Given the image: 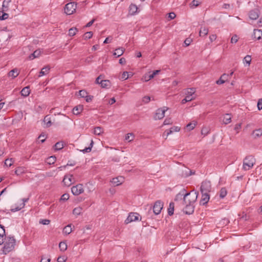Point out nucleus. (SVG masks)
Segmentation results:
<instances>
[{
    "label": "nucleus",
    "instance_id": "b1692460",
    "mask_svg": "<svg viewBox=\"0 0 262 262\" xmlns=\"http://www.w3.org/2000/svg\"><path fill=\"white\" fill-rule=\"evenodd\" d=\"M41 52L40 50H36L33 53L29 55V58L30 60H32L36 57H38L40 55Z\"/></svg>",
    "mask_w": 262,
    "mask_h": 262
},
{
    "label": "nucleus",
    "instance_id": "3c124183",
    "mask_svg": "<svg viewBox=\"0 0 262 262\" xmlns=\"http://www.w3.org/2000/svg\"><path fill=\"white\" fill-rule=\"evenodd\" d=\"M13 161L12 160V159H6L5 162V164L7 166H9V167H10L13 164Z\"/></svg>",
    "mask_w": 262,
    "mask_h": 262
},
{
    "label": "nucleus",
    "instance_id": "ddd939ff",
    "mask_svg": "<svg viewBox=\"0 0 262 262\" xmlns=\"http://www.w3.org/2000/svg\"><path fill=\"white\" fill-rule=\"evenodd\" d=\"M186 190L185 189L183 188L176 196L174 200L176 201H183V203L184 202V196L186 194Z\"/></svg>",
    "mask_w": 262,
    "mask_h": 262
},
{
    "label": "nucleus",
    "instance_id": "c756f323",
    "mask_svg": "<svg viewBox=\"0 0 262 262\" xmlns=\"http://www.w3.org/2000/svg\"><path fill=\"white\" fill-rule=\"evenodd\" d=\"M174 208V203L170 202L169 205V207L168 208V214L169 215L171 216L172 214H173Z\"/></svg>",
    "mask_w": 262,
    "mask_h": 262
},
{
    "label": "nucleus",
    "instance_id": "13d9d810",
    "mask_svg": "<svg viewBox=\"0 0 262 262\" xmlns=\"http://www.w3.org/2000/svg\"><path fill=\"white\" fill-rule=\"evenodd\" d=\"M8 16H9V15L8 13L3 12L2 15H1V16L0 15V20H5L7 18H8Z\"/></svg>",
    "mask_w": 262,
    "mask_h": 262
},
{
    "label": "nucleus",
    "instance_id": "cd10ccee",
    "mask_svg": "<svg viewBox=\"0 0 262 262\" xmlns=\"http://www.w3.org/2000/svg\"><path fill=\"white\" fill-rule=\"evenodd\" d=\"M223 123L225 124H228L231 122V117L230 114H226L224 115L223 120Z\"/></svg>",
    "mask_w": 262,
    "mask_h": 262
},
{
    "label": "nucleus",
    "instance_id": "6e6552de",
    "mask_svg": "<svg viewBox=\"0 0 262 262\" xmlns=\"http://www.w3.org/2000/svg\"><path fill=\"white\" fill-rule=\"evenodd\" d=\"M163 207V203L161 201H157L153 206V212L156 215L160 213Z\"/></svg>",
    "mask_w": 262,
    "mask_h": 262
},
{
    "label": "nucleus",
    "instance_id": "052dcab7",
    "mask_svg": "<svg viewBox=\"0 0 262 262\" xmlns=\"http://www.w3.org/2000/svg\"><path fill=\"white\" fill-rule=\"evenodd\" d=\"M238 39V36L236 35H233L231 39V43H236L237 42Z\"/></svg>",
    "mask_w": 262,
    "mask_h": 262
},
{
    "label": "nucleus",
    "instance_id": "5701e85b",
    "mask_svg": "<svg viewBox=\"0 0 262 262\" xmlns=\"http://www.w3.org/2000/svg\"><path fill=\"white\" fill-rule=\"evenodd\" d=\"M138 9L137 5L132 4L129 7V12L131 15H135L137 13Z\"/></svg>",
    "mask_w": 262,
    "mask_h": 262
},
{
    "label": "nucleus",
    "instance_id": "49530a36",
    "mask_svg": "<svg viewBox=\"0 0 262 262\" xmlns=\"http://www.w3.org/2000/svg\"><path fill=\"white\" fill-rule=\"evenodd\" d=\"M251 61V56L249 55H247L246 57H244V60H243L244 63H246L248 66L250 65Z\"/></svg>",
    "mask_w": 262,
    "mask_h": 262
},
{
    "label": "nucleus",
    "instance_id": "4468645a",
    "mask_svg": "<svg viewBox=\"0 0 262 262\" xmlns=\"http://www.w3.org/2000/svg\"><path fill=\"white\" fill-rule=\"evenodd\" d=\"M210 199V195L208 193H202V198L200 200V204L205 205L208 202Z\"/></svg>",
    "mask_w": 262,
    "mask_h": 262
},
{
    "label": "nucleus",
    "instance_id": "72a5a7b5",
    "mask_svg": "<svg viewBox=\"0 0 262 262\" xmlns=\"http://www.w3.org/2000/svg\"><path fill=\"white\" fill-rule=\"evenodd\" d=\"M63 143L62 142H58L54 146L55 150H59L63 148Z\"/></svg>",
    "mask_w": 262,
    "mask_h": 262
},
{
    "label": "nucleus",
    "instance_id": "c9c22d12",
    "mask_svg": "<svg viewBox=\"0 0 262 262\" xmlns=\"http://www.w3.org/2000/svg\"><path fill=\"white\" fill-rule=\"evenodd\" d=\"M59 248L61 251H65L67 249V245L64 242H61L59 244Z\"/></svg>",
    "mask_w": 262,
    "mask_h": 262
},
{
    "label": "nucleus",
    "instance_id": "423d86ee",
    "mask_svg": "<svg viewBox=\"0 0 262 262\" xmlns=\"http://www.w3.org/2000/svg\"><path fill=\"white\" fill-rule=\"evenodd\" d=\"M168 110L166 107H163L158 108L155 114V120H160L164 118L165 116V113Z\"/></svg>",
    "mask_w": 262,
    "mask_h": 262
},
{
    "label": "nucleus",
    "instance_id": "f3484780",
    "mask_svg": "<svg viewBox=\"0 0 262 262\" xmlns=\"http://www.w3.org/2000/svg\"><path fill=\"white\" fill-rule=\"evenodd\" d=\"M195 92V89L189 88L185 90L186 97H188L190 98H192V100L194 99L195 97L193 96Z\"/></svg>",
    "mask_w": 262,
    "mask_h": 262
},
{
    "label": "nucleus",
    "instance_id": "338daca9",
    "mask_svg": "<svg viewBox=\"0 0 262 262\" xmlns=\"http://www.w3.org/2000/svg\"><path fill=\"white\" fill-rule=\"evenodd\" d=\"M191 40H192L190 38H186L184 41V44L185 45V46L187 47L189 46L191 42Z\"/></svg>",
    "mask_w": 262,
    "mask_h": 262
},
{
    "label": "nucleus",
    "instance_id": "79ce46f5",
    "mask_svg": "<svg viewBox=\"0 0 262 262\" xmlns=\"http://www.w3.org/2000/svg\"><path fill=\"white\" fill-rule=\"evenodd\" d=\"M103 133V129L102 127L98 126L96 127L94 130V134L96 135H100Z\"/></svg>",
    "mask_w": 262,
    "mask_h": 262
},
{
    "label": "nucleus",
    "instance_id": "7c9ffc66",
    "mask_svg": "<svg viewBox=\"0 0 262 262\" xmlns=\"http://www.w3.org/2000/svg\"><path fill=\"white\" fill-rule=\"evenodd\" d=\"M18 75V70L16 69H14L10 71L8 73L9 77H12L13 78L16 77Z\"/></svg>",
    "mask_w": 262,
    "mask_h": 262
},
{
    "label": "nucleus",
    "instance_id": "e2e57ef3",
    "mask_svg": "<svg viewBox=\"0 0 262 262\" xmlns=\"http://www.w3.org/2000/svg\"><path fill=\"white\" fill-rule=\"evenodd\" d=\"M192 100V98H190L188 97H185L184 99L182 100V103L185 104V103Z\"/></svg>",
    "mask_w": 262,
    "mask_h": 262
},
{
    "label": "nucleus",
    "instance_id": "680f3d73",
    "mask_svg": "<svg viewBox=\"0 0 262 262\" xmlns=\"http://www.w3.org/2000/svg\"><path fill=\"white\" fill-rule=\"evenodd\" d=\"M241 123H237L234 126V130L236 131V133H238L239 130L241 128Z\"/></svg>",
    "mask_w": 262,
    "mask_h": 262
},
{
    "label": "nucleus",
    "instance_id": "c03bdc74",
    "mask_svg": "<svg viewBox=\"0 0 262 262\" xmlns=\"http://www.w3.org/2000/svg\"><path fill=\"white\" fill-rule=\"evenodd\" d=\"M77 31L78 30L76 28H72L69 30V35L71 36H73L76 34Z\"/></svg>",
    "mask_w": 262,
    "mask_h": 262
},
{
    "label": "nucleus",
    "instance_id": "0eeeda50",
    "mask_svg": "<svg viewBox=\"0 0 262 262\" xmlns=\"http://www.w3.org/2000/svg\"><path fill=\"white\" fill-rule=\"evenodd\" d=\"M71 191L74 195H78L84 191L83 185L78 184L71 188Z\"/></svg>",
    "mask_w": 262,
    "mask_h": 262
},
{
    "label": "nucleus",
    "instance_id": "5fc2aeb1",
    "mask_svg": "<svg viewBox=\"0 0 262 262\" xmlns=\"http://www.w3.org/2000/svg\"><path fill=\"white\" fill-rule=\"evenodd\" d=\"M129 77V74L128 72H124L121 76V79L123 80H126Z\"/></svg>",
    "mask_w": 262,
    "mask_h": 262
},
{
    "label": "nucleus",
    "instance_id": "ea45409f",
    "mask_svg": "<svg viewBox=\"0 0 262 262\" xmlns=\"http://www.w3.org/2000/svg\"><path fill=\"white\" fill-rule=\"evenodd\" d=\"M72 231V229L71 228V225H68L67 226H66L63 230V233H64L66 234H69L71 233Z\"/></svg>",
    "mask_w": 262,
    "mask_h": 262
},
{
    "label": "nucleus",
    "instance_id": "e433bc0d",
    "mask_svg": "<svg viewBox=\"0 0 262 262\" xmlns=\"http://www.w3.org/2000/svg\"><path fill=\"white\" fill-rule=\"evenodd\" d=\"M43 121L46 124V127H49L52 125V122L51 121L50 118L48 116H46L45 117Z\"/></svg>",
    "mask_w": 262,
    "mask_h": 262
},
{
    "label": "nucleus",
    "instance_id": "4d7b16f0",
    "mask_svg": "<svg viewBox=\"0 0 262 262\" xmlns=\"http://www.w3.org/2000/svg\"><path fill=\"white\" fill-rule=\"evenodd\" d=\"M209 133V130L207 127H203L201 130V134L206 136Z\"/></svg>",
    "mask_w": 262,
    "mask_h": 262
},
{
    "label": "nucleus",
    "instance_id": "2eb2a0df",
    "mask_svg": "<svg viewBox=\"0 0 262 262\" xmlns=\"http://www.w3.org/2000/svg\"><path fill=\"white\" fill-rule=\"evenodd\" d=\"M253 38L256 39L257 40H261L262 42V31L259 29H254L252 34Z\"/></svg>",
    "mask_w": 262,
    "mask_h": 262
},
{
    "label": "nucleus",
    "instance_id": "bf43d9fd",
    "mask_svg": "<svg viewBox=\"0 0 262 262\" xmlns=\"http://www.w3.org/2000/svg\"><path fill=\"white\" fill-rule=\"evenodd\" d=\"M150 101V97L149 96H144V97L142 98V101H143L144 103H148Z\"/></svg>",
    "mask_w": 262,
    "mask_h": 262
},
{
    "label": "nucleus",
    "instance_id": "de8ad7c7",
    "mask_svg": "<svg viewBox=\"0 0 262 262\" xmlns=\"http://www.w3.org/2000/svg\"><path fill=\"white\" fill-rule=\"evenodd\" d=\"M134 136L132 133H128L125 136V140L130 142L133 140Z\"/></svg>",
    "mask_w": 262,
    "mask_h": 262
},
{
    "label": "nucleus",
    "instance_id": "0e129e2a",
    "mask_svg": "<svg viewBox=\"0 0 262 262\" xmlns=\"http://www.w3.org/2000/svg\"><path fill=\"white\" fill-rule=\"evenodd\" d=\"M257 108L258 110L262 109V99H260L257 102Z\"/></svg>",
    "mask_w": 262,
    "mask_h": 262
},
{
    "label": "nucleus",
    "instance_id": "774afa93",
    "mask_svg": "<svg viewBox=\"0 0 262 262\" xmlns=\"http://www.w3.org/2000/svg\"><path fill=\"white\" fill-rule=\"evenodd\" d=\"M176 17V15L174 12H170L168 14V17L170 19H173Z\"/></svg>",
    "mask_w": 262,
    "mask_h": 262
},
{
    "label": "nucleus",
    "instance_id": "6e6d98bb",
    "mask_svg": "<svg viewBox=\"0 0 262 262\" xmlns=\"http://www.w3.org/2000/svg\"><path fill=\"white\" fill-rule=\"evenodd\" d=\"M172 123V122L171 121V118H166L165 119V120L163 122V125H169V124H171Z\"/></svg>",
    "mask_w": 262,
    "mask_h": 262
},
{
    "label": "nucleus",
    "instance_id": "f257e3e1",
    "mask_svg": "<svg viewBox=\"0 0 262 262\" xmlns=\"http://www.w3.org/2000/svg\"><path fill=\"white\" fill-rule=\"evenodd\" d=\"M198 193L196 191L187 192L184 196V204H194L197 200Z\"/></svg>",
    "mask_w": 262,
    "mask_h": 262
},
{
    "label": "nucleus",
    "instance_id": "9b49d317",
    "mask_svg": "<svg viewBox=\"0 0 262 262\" xmlns=\"http://www.w3.org/2000/svg\"><path fill=\"white\" fill-rule=\"evenodd\" d=\"M139 214L137 213L132 212L130 213L125 220V223L128 224L132 222L138 220Z\"/></svg>",
    "mask_w": 262,
    "mask_h": 262
},
{
    "label": "nucleus",
    "instance_id": "58836bf2",
    "mask_svg": "<svg viewBox=\"0 0 262 262\" xmlns=\"http://www.w3.org/2000/svg\"><path fill=\"white\" fill-rule=\"evenodd\" d=\"M227 190L225 187H223L220 191V197L221 199L224 198L227 195Z\"/></svg>",
    "mask_w": 262,
    "mask_h": 262
},
{
    "label": "nucleus",
    "instance_id": "a18cd8bd",
    "mask_svg": "<svg viewBox=\"0 0 262 262\" xmlns=\"http://www.w3.org/2000/svg\"><path fill=\"white\" fill-rule=\"evenodd\" d=\"M82 208L81 207H77L73 209V213L75 215H79L81 214Z\"/></svg>",
    "mask_w": 262,
    "mask_h": 262
},
{
    "label": "nucleus",
    "instance_id": "f8f14e48",
    "mask_svg": "<svg viewBox=\"0 0 262 262\" xmlns=\"http://www.w3.org/2000/svg\"><path fill=\"white\" fill-rule=\"evenodd\" d=\"M259 16V11L258 9H254L251 10L249 13L250 19L256 20Z\"/></svg>",
    "mask_w": 262,
    "mask_h": 262
},
{
    "label": "nucleus",
    "instance_id": "bb28decb",
    "mask_svg": "<svg viewBox=\"0 0 262 262\" xmlns=\"http://www.w3.org/2000/svg\"><path fill=\"white\" fill-rule=\"evenodd\" d=\"M208 33V29L205 27H201L199 34L200 36H206Z\"/></svg>",
    "mask_w": 262,
    "mask_h": 262
},
{
    "label": "nucleus",
    "instance_id": "09e8293b",
    "mask_svg": "<svg viewBox=\"0 0 262 262\" xmlns=\"http://www.w3.org/2000/svg\"><path fill=\"white\" fill-rule=\"evenodd\" d=\"M93 32L92 31L87 32L84 34V39H90L93 36Z\"/></svg>",
    "mask_w": 262,
    "mask_h": 262
},
{
    "label": "nucleus",
    "instance_id": "f03ea898",
    "mask_svg": "<svg viewBox=\"0 0 262 262\" xmlns=\"http://www.w3.org/2000/svg\"><path fill=\"white\" fill-rule=\"evenodd\" d=\"M15 240L13 237H10L8 242H6L3 248V253L6 255L7 253L12 251L14 248Z\"/></svg>",
    "mask_w": 262,
    "mask_h": 262
},
{
    "label": "nucleus",
    "instance_id": "393cba45",
    "mask_svg": "<svg viewBox=\"0 0 262 262\" xmlns=\"http://www.w3.org/2000/svg\"><path fill=\"white\" fill-rule=\"evenodd\" d=\"M124 52V49L122 47H120L115 50V52L114 53V55L117 56V57H120L121 56Z\"/></svg>",
    "mask_w": 262,
    "mask_h": 262
},
{
    "label": "nucleus",
    "instance_id": "2f4dec72",
    "mask_svg": "<svg viewBox=\"0 0 262 262\" xmlns=\"http://www.w3.org/2000/svg\"><path fill=\"white\" fill-rule=\"evenodd\" d=\"M25 168L24 167H17L16 170H15V173L17 175L19 176L21 174L25 172Z\"/></svg>",
    "mask_w": 262,
    "mask_h": 262
},
{
    "label": "nucleus",
    "instance_id": "a211bd4d",
    "mask_svg": "<svg viewBox=\"0 0 262 262\" xmlns=\"http://www.w3.org/2000/svg\"><path fill=\"white\" fill-rule=\"evenodd\" d=\"M100 84L102 88L105 89H109L111 86V82L108 80H101Z\"/></svg>",
    "mask_w": 262,
    "mask_h": 262
},
{
    "label": "nucleus",
    "instance_id": "412c9836",
    "mask_svg": "<svg viewBox=\"0 0 262 262\" xmlns=\"http://www.w3.org/2000/svg\"><path fill=\"white\" fill-rule=\"evenodd\" d=\"M229 77L228 74H223L220 77V78L216 81V84H221L225 83V81L228 80Z\"/></svg>",
    "mask_w": 262,
    "mask_h": 262
},
{
    "label": "nucleus",
    "instance_id": "1a4fd4ad",
    "mask_svg": "<svg viewBox=\"0 0 262 262\" xmlns=\"http://www.w3.org/2000/svg\"><path fill=\"white\" fill-rule=\"evenodd\" d=\"M186 205L183 208V211L186 214H191L193 213L194 210V204H184Z\"/></svg>",
    "mask_w": 262,
    "mask_h": 262
},
{
    "label": "nucleus",
    "instance_id": "c85d7f7f",
    "mask_svg": "<svg viewBox=\"0 0 262 262\" xmlns=\"http://www.w3.org/2000/svg\"><path fill=\"white\" fill-rule=\"evenodd\" d=\"M0 228H1V232H0V245H2L4 243L3 237L5 235V230L4 227L0 225Z\"/></svg>",
    "mask_w": 262,
    "mask_h": 262
},
{
    "label": "nucleus",
    "instance_id": "37998d69",
    "mask_svg": "<svg viewBox=\"0 0 262 262\" xmlns=\"http://www.w3.org/2000/svg\"><path fill=\"white\" fill-rule=\"evenodd\" d=\"M253 135L254 136L255 138L259 137L261 136L262 135V130L260 129L254 130L253 132Z\"/></svg>",
    "mask_w": 262,
    "mask_h": 262
},
{
    "label": "nucleus",
    "instance_id": "864d4df0",
    "mask_svg": "<svg viewBox=\"0 0 262 262\" xmlns=\"http://www.w3.org/2000/svg\"><path fill=\"white\" fill-rule=\"evenodd\" d=\"M50 223V221L48 219L40 220L39 221V223L42 225H49Z\"/></svg>",
    "mask_w": 262,
    "mask_h": 262
},
{
    "label": "nucleus",
    "instance_id": "473e14b6",
    "mask_svg": "<svg viewBox=\"0 0 262 262\" xmlns=\"http://www.w3.org/2000/svg\"><path fill=\"white\" fill-rule=\"evenodd\" d=\"M196 124H197V122L193 121L192 122L188 123L186 125V128L188 130L190 131V130H192L195 127V126L196 125Z\"/></svg>",
    "mask_w": 262,
    "mask_h": 262
},
{
    "label": "nucleus",
    "instance_id": "69168bd1",
    "mask_svg": "<svg viewBox=\"0 0 262 262\" xmlns=\"http://www.w3.org/2000/svg\"><path fill=\"white\" fill-rule=\"evenodd\" d=\"M84 98H85V101L87 102H90L92 100V99L93 98V96H91V95H87L86 97H85Z\"/></svg>",
    "mask_w": 262,
    "mask_h": 262
},
{
    "label": "nucleus",
    "instance_id": "603ef678",
    "mask_svg": "<svg viewBox=\"0 0 262 262\" xmlns=\"http://www.w3.org/2000/svg\"><path fill=\"white\" fill-rule=\"evenodd\" d=\"M79 94L81 97L84 98L86 97L88 93L85 90H82L79 91Z\"/></svg>",
    "mask_w": 262,
    "mask_h": 262
},
{
    "label": "nucleus",
    "instance_id": "dca6fc26",
    "mask_svg": "<svg viewBox=\"0 0 262 262\" xmlns=\"http://www.w3.org/2000/svg\"><path fill=\"white\" fill-rule=\"evenodd\" d=\"M124 178L122 177H118L113 178L111 182L114 186H117L121 185L123 182Z\"/></svg>",
    "mask_w": 262,
    "mask_h": 262
},
{
    "label": "nucleus",
    "instance_id": "a19ab883",
    "mask_svg": "<svg viewBox=\"0 0 262 262\" xmlns=\"http://www.w3.org/2000/svg\"><path fill=\"white\" fill-rule=\"evenodd\" d=\"M56 160V158L55 156H53L49 157L47 160V162L48 164L51 165L54 164Z\"/></svg>",
    "mask_w": 262,
    "mask_h": 262
},
{
    "label": "nucleus",
    "instance_id": "6ab92c4d",
    "mask_svg": "<svg viewBox=\"0 0 262 262\" xmlns=\"http://www.w3.org/2000/svg\"><path fill=\"white\" fill-rule=\"evenodd\" d=\"M83 105H78L73 108V113L75 115H79L83 110Z\"/></svg>",
    "mask_w": 262,
    "mask_h": 262
},
{
    "label": "nucleus",
    "instance_id": "4be33fe9",
    "mask_svg": "<svg viewBox=\"0 0 262 262\" xmlns=\"http://www.w3.org/2000/svg\"><path fill=\"white\" fill-rule=\"evenodd\" d=\"M50 70V67L49 66L44 67L43 68H42L41 71L39 72L38 76L41 77L43 75H47L49 72Z\"/></svg>",
    "mask_w": 262,
    "mask_h": 262
},
{
    "label": "nucleus",
    "instance_id": "8fccbe9b",
    "mask_svg": "<svg viewBox=\"0 0 262 262\" xmlns=\"http://www.w3.org/2000/svg\"><path fill=\"white\" fill-rule=\"evenodd\" d=\"M69 199V194L68 193H64L62 195L60 198V201H67Z\"/></svg>",
    "mask_w": 262,
    "mask_h": 262
},
{
    "label": "nucleus",
    "instance_id": "4c0bfd02",
    "mask_svg": "<svg viewBox=\"0 0 262 262\" xmlns=\"http://www.w3.org/2000/svg\"><path fill=\"white\" fill-rule=\"evenodd\" d=\"M11 0H4L3 3V11H7L8 9L9 4L11 2Z\"/></svg>",
    "mask_w": 262,
    "mask_h": 262
},
{
    "label": "nucleus",
    "instance_id": "39448f33",
    "mask_svg": "<svg viewBox=\"0 0 262 262\" xmlns=\"http://www.w3.org/2000/svg\"><path fill=\"white\" fill-rule=\"evenodd\" d=\"M211 190V183L209 181H204L201 184L200 190L201 193H209Z\"/></svg>",
    "mask_w": 262,
    "mask_h": 262
},
{
    "label": "nucleus",
    "instance_id": "9d476101",
    "mask_svg": "<svg viewBox=\"0 0 262 262\" xmlns=\"http://www.w3.org/2000/svg\"><path fill=\"white\" fill-rule=\"evenodd\" d=\"M62 182L65 186H70L74 183L73 176L72 174L65 176L62 180Z\"/></svg>",
    "mask_w": 262,
    "mask_h": 262
},
{
    "label": "nucleus",
    "instance_id": "f704fd0d",
    "mask_svg": "<svg viewBox=\"0 0 262 262\" xmlns=\"http://www.w3.org/2000/svg\"><path fill=\"white\" fill-rule=\"evenodd\" d=\"M154 78V76L151 74H150V72H149L148 73L145 74L144 76L142 78V79L144 80V81H148L150 79Z\"/></svg>",
    "mask_w": 262,
    "mask_h": 262
},
{
    "label": "nucleus",
    "instance_id": "7ed1b4c3",
    "mask_svg": "<svg viewBox=\"0 0 262 262\" xmlns=\"http://www.w3.org/2000/svg\"><path fill=\"white\" fill-rule=\"evenodd\" d=\"M255 160L253 156H247L243 161V168L245 170H248L251 168L255 164Z\"/></svg>",
    "mask_w": 262,
    "mask_h": 262
},
{
    "label": "nucleus",
    "instance_id": "20e7f679",
    "mask_svg": "<svg viewBox=\"0 0 262 262\" xmlns=\"http://www.w3.org/2000/svg\"><path fill=\"white\" fill-rule=\"evenodd\" d=\"M77 8V4L75 2H71L67 4L64 8L65 13L67 15H71L75 12Z\"/></svg>",
    "mask_w": 262,
    "mask_h": 262
},
{
    "label": "nucleus",
    "instance_id": "a878e982",
    "mask_svg": "<svg viewBox=\"0 0 262 262\" xmlns=\"http://www.w3.org/2000/svg\"><path fill=\"white\" fill-rule=\"evenodd\" d=\"M21 95L24 97H27L29 95L30 93V90L29 86H26L21 91Z\"/></svg>",
    "mask_w": 262,
    "mask_h": 262
},
{
    "label": "nucleus",
    "instance_id": "aec40b11",
    "mask_svg": "<svg viewBox=\"0 0 262 262\" xmlns=\"http://www.w3.org/2000/svg\"><path fill=\"white\" fill-rule=\"evenodd\" d=\"M180 130V128L179 127L173 126V127H171L169 130H165L164 134H166V137H167L168 136H169V135H170L174 132H179Z\"/></svg>",
    "mask_w": 262,
    "mask_h": 262
}]
</instances>
